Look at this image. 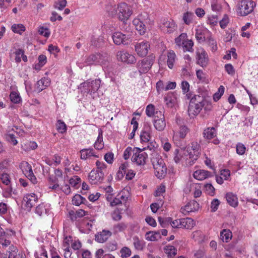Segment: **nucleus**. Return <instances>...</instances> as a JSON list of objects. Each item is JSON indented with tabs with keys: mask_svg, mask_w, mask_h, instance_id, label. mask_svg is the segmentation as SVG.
I'll return each instance as SVG.
<instances>
[{
	"mask_svg": "<svg viewBox=\"0 0 258 258\" xmlns=\"http://www.w3.org/2000/svg\"><path fill=\"white\" fill-rule=\"evenodd\" d=\"M111 15H117L119 19L123 22L127 20L132 15V12L128 6L124 3L114 6L109 10Z\"/></svg>",
	"mask_w": 258,
	"mask_h": 258,
	"instance_id": "f257e3e1",
	"label": "nucleus"
},
{
	"mask_svg": "<svg viewBox=\"0 0 258 258\" xmlns=\"http://www.w3.org/2000/svg\"><path fill=\"white\" fill-rule=\"evenodd\" d=\"M256 6L252 0H242L237 5V14L239 16H246L251 13Z\"/></svg>",
	"mask_w": 258,
	"mask_h": 258,
	"instance_id": "f03ea898",
	"label": "nucleus"
},
{
	"mask_svg": "<svg viewBox=\"0 0 258 258\" xmlns=\"http://www.w3.org/2000/svg\"><path fill=\"white\" fill-rule=\"evenodd\" d=\"M101 80L96 79L92 81L89 80L81 83L79 89L82 93H88L91 95L94 94L100 87Z\"/></svg>",
	"mask_w": 258,
	"mask_h": 258,
	"instance_id": "7ed1b4c3",
	"label": "nucleus"
},
{
	"mask_svg": "<svg viewBox=\"0 0 258 258\" xmlns=\"http://www.w3.org/2000/svg\"><path fill=\"white\" fill-rule=\"evenodd\" d=\"M155 157L151 158V162L156 170V175L159 178H162L166 172V167L163 160L157 153H155Z\"/></svg>",
	"mask_w": 258,
	"mask_h": 258,
	"instance_id": "20e7f679",
	"label": "nucleus"
},
{
	"mask_svg": "<svg viewBox=\"0 0 258 258\" xmlns=\"http://www.w3.org/2000/svg\"><path fill=\"white\" fill-rule=\"evenodd\" d=\"M149 22L148 14L146 12H144L139 15L138 18L134 19L133 23L139 33L143 35L146 31V24Z\"/></svg>",
	"mask_w": 258,
	"mask_h": 258,
	"instance_id": "39448f33",
	"label": "nucleus"
},
{
	"mask_svg": "<svg viewBox=\"0 0 258 258\" xmlns=\"http://www.w3.org/2000/svg\"><path fill=\"white\" fill-rule=\"evenodd\" d=\"M125 31L128 33L127 34H124L120 32H115L113 33L112 35V38L113 39V42L117 45H128L132 42V35L130 33V29L128 28V30L127 27L126 28H123Z\"/></svg>",
	"mask_w": 258,
	"mask_h": 258,
	"instance_id": "423d86ee",
	"label": "nucleus"
},
{
	"mask_svg": "<svg viewBox=\"0 0 258 258\" xmlns=\"http://www.w3.org/2000/svg\"><path fill=\"white\" fill-rule=\"evenodd\" d=\"M107 59L108 57L107 56L100 53L92 54L86 57L83 66H87L93 64L103 65L105 64Z\"/></svg>",
	"mask_w": 258,
	"mask_h": 258,
	"instance_id": "0eeeda50",
	"label": "nucleus"
},
{
	"mask_svg": "<svg viewBox=\"0 0 258 258\" xmlns=\"http://www.w3.org/2000/svg\"><path fill=\"white\" fill-rule=\"evenodd\" d=\"M155 60V56L150 55L137 63V68L140 75L147 73L151 68Z\"/></svg>",
	"mask_w": 258,
	"mask_h": 258,
	"instance_id": "6e6552de",
	"label": "nucleus"
},
{
	"mask_svg": "<svg viewBox=\"0 0 258 258\" xmlns=\"http://www.w3.org/2000/svg\"><path fill=\"white\" fill-rule=\"evenodd\" d=\"M147 158L148 155L146 152H143L139 148H137L133 151L132 161L138 165H144Z\"/></svg>",
	"mask_w": 258,
	"mask_h": 258,
	"instance_id": "1a4fd4ad",
	"label": "nucleus"
},
{
	"mask_svg": "<svg viewBox=\"0 0 258 258\" xmlns=\"http://www.w3.org/2000/svg\"><path fill=\"white\" fill-rule=\"evenodd\" d=\"M153 124L157 131L162 132L164 130L166 124L164 115L162 111H156V115L153 120Z\"/></svg>",
	"mask_w": 258,
	"mask_h": 258,
	"instance_id": "9d476101",
	"label": "nucleus"
},
{
	"mask_svg": "<svg viewBox=\"0 0 258 258\" xmlns=\"http://www.w3.org/2000/svg\"><path fill=\"white\" fill-rule=\"evenodd\" d=\"M116 57L118 60L127 64H133L136 61L135 56L125 50L118 51Z\"/></svg>",
	"mask_w": 258,
	"mask_h": 258,
	"instance_id": "9b49d317",
	"label": "nucleus"
},
{
	"mask_svg": "<svg viewBox=\"0 0 258 258\" xmlns=\"http://www.w3.org/2000/svg\"><path fill=\"white\" fill-rule=\"evenodd\" d=\"M37 200V196L35 194H27L23 197L22 204L26 209L29 211L35 205Z\"/></svg>",
	"mask_w": 258,
	"mask_h": 258,
	"instance_id": "f8f14e48",
	"label": "nucleus"
},
{
	"mask_svg": "<svg viewBox=\"0 0 258 258\" xmlns=\"http://www.w3.org/2000/svg\"><path fill=\"white\" fill-rule=\"evenodd\" d=\"M103 178V172L97 170H92L88 175V179L92 184H97L101 183Z\"/></svg>",
	"mask_w": 258,
	"mask_h": 258,
	"instance_id": "ddd939ff",
	"label": "nucleus"
},
{
	"mask_svg": "<svg viewBox=\"0 0 258 258\" xmlns=\"http://www.w3.org/2000/svg\"><path fill=\"white\" fill-rule=\"evenodd\" d=\"M152 132V128L151 124L149 122H145L140 134L142 142L148 143L149 142Z\"/></svg>",
	"mask_w": 258,
	"mask_h": 258,
	"instance_id": "4468645a",
	"label": "nucleus"
},
{
	"mask_svg": "<svg viewBox=\"0 0 258 258\" xmlns=\"http://www.w3.org/2000/svg\"><path fill=\"white\" fill-rule=\"evenodd\" d=\"M160 27L164 32L171 33L176 30L177 26L173 20L164 19L162 21Z\"/></svg>",
	"mask_w": 258,
	"mask_h": 258,
	"instance_id": "2eb2a0df",
	"label": "nucleus"
},
{
	"mask_svg": "<svg viewBox=\"0 0 258 258\" xmlns=\"http://www.w3.org/2000/svg\"><path fill=\"white\" fill-rule=\"evenodd\" d=\"M197 63L203 68L206 67L208 62L207 52L202 48L197 51Z\"/></svg>",
	"mask_w": 258,
	"mask_h": 258,
	"instance_id": "dca6fc26",
	"label": "nucleus"
},
{
	"mask_svg": "<svg viewBox=\"0 0 258 258\" xmlns=\"http://www.w3.org/2000/svg\"><path fill=\"white\" fill-rule=\"evenodd\" d=\"M150 48V44L147 41H142L137 43L135 45V50L138 54L140 56H146Z\"/></svg>",
	"mask_w": 258,
	"mask_h": 258,
	"instance_id": "f3484780",
	"label": "nucleus"
},
{
	"mask_svg": "<svg viewBox=\"0 0 258 258\" xmlns=\"http://www.w3.org/2000/svg\"><path fill=\"white\" fill-rule=\"evenodd\" d=\"M199 209V203L195 201H190L184 207H182L180 211L184 215H186L190 212L197 211Z\"/></svg>",
	"mask_w": 258,
	"mask_h": 258,
	"instance_id": "a211bd4d",
	"label": "nucleus"
},
{
	"mask_svg": "<svg viewBox=\"0 0 258 258\" xmlns=\"http://www.w3.org/2000/svg\"><path fill=\"white\" fill-rule=\"evenodd\" d=\"M204 104H194L189 103L188 109V113L190 118L197 116L201 111L204 106Z\"/></svg>",
	"mask_w": 258,
	"mask_h": 258,
	"instance_id": "6ab92c4d",
	"label": "nucleus"
},
{
	"mask_svg": "<svg viewBox=\"0 0 258 258\" xmlns=\"http://www.w3.org/2000/svg\"><path fill=\"white\" fill-rule=\"evenodd\" d=\"M164 99L168 107H172L177 103V94L176 92H169L164 97Z\"/></svg>",
	"mask_w": 258,
	"mask_h": 258,
	"instance_id": "aec40b11",
	"label": "nucleus"
},
{
	"mask_svg": "<svg viewBox=\"0 0 258 258\" xmlns=\"http://www.w3.org/2000/svg\"><path fill=\"white\" fill-rule=\"evenodd\" d=\"M50 84V80L49 78L46 77L42 78L37 82L35 85L36 90L38 92H40L49 86Z\"/></svg>",
	"mask_w": 258,
	"mask_h": 258,
	"instance_id": "412c9836",
	"label": "nucleus"
},
{
	"mask_svg": "<svg viewBox=\"0 0 258 258\" xmlns=\"http://www.w3.org/2000/svg\"><path fill=\"white\" fill-rule=\"evenodd\" d=\"M212 176L213 174L210 172L202 169L196 170L193 174L194 177L199 180H203Z\"/></svg>",
	"mask_w": 258,
	"mask_h": 258,
	"instance_id": "4be33fe9",
	"label": "nucleus"
},
{
	"mask_svg": "<svg viewBox=\"0 0 258 258\" xmlns=\"http://www.w3.org/2000/svg\"><path fill=\"white\" fill-rule=\"evenodd\" d=\"M50 212L49 205L44 203L39 205L35 209V213L40 216L49 215Z\"/></svg>",
	"mask_w": 258,
	"mask_h": 258,
	"instance_id": "5701e85b",
	"label": "nucleus"
},
{
	"mask_svg": "<svg viewBox=\"0 0 258 258\" xmlns=\"http://www.w3.org/2000/svg\"><path fill=\"white\" fill-rule=\"evenodd\" d=\"M111 235V232L109 230H103L95 235V240L99 243L106 241Z\"/></svg>",
	"mask_w": 258,
	"mask_h": 258,
	"instance_id": "b1692460",
	"label": "nucleus"
},
{
	"mask_svg": "<svg viewBox=\"0 0 258 258\" xmlns=\"http://www.w3.org/2000/svg\"><path fill=\"white\" fill-rule=\"evenodd\" d=\"M81 159L86 160L91 157L98 158L92 148L83 149L80 150Z\"/></svg>",
	"mask_w": 258,
	"mask_h": 258,
	"instance_id": "393cba45",
	"label": "nucleus"
},
{
	"mask_svg": "<svg viewBox=\"0 0 258 258\" xmlns=\"http://www.w3.org/2000/svg\"><path fill=\"white\" fill-rule=\"evenodd\" d=\"M21 168L24 174L28 179L30 177L32 176L33 175H34L33 172L31 165L27 162L21 163Z\"/></svg>",
	"mask_w": 258,
	"mask_h": 258,
	"instance_id": "a878e982",
	"label": "nucleus"
},
{
	"mask_svg": "<svg viewBox=\"0 0 258 258\" xmlns=\"http://www.w3.org/2000/svg\"><path fill=\"white\" fill-rule=\"evenodd\" d=\"M195 225V221L190 218L180 219V225H181V228L191 229Z\"/></svg>",
	"mask_w": 258,
	"mask_h": 258,
	"instance_id": "bb28decb",
	"label": "nucleus"
},
{
	"mask_svg": "<svg viewBox=\"0 0 258 258\" xmlns=\"http://www.w3.org/2000/svg\"><path fill=\"white\" fill-rule=\"evenodd\" d=\"M227 203L232 207H236L238 206V202L237 196L232 192L226 194L225 196Z\"/></svg>",
	"mask_w": 258,
	"mask_h": 258,
	"instance_id": "cd10ccee",
	"label": "nucleus"
},
{
	"mask_svg": "<svg viewBox=\"0 0 258 258\" xmlns=\"http://www.w3.org/2000/svg\"><path fill=\"white\" fill-rule=\"evenodd\" d=\"M146 239L150 241H155L161 238L160 231H149L145 235Z\"/></svg>",
	"mask_w": 258,
	"mask_h": 258,
	"instance_id": "c85d7f7f",
	"label": "nucleus"
},
{
	"mask_svg": "<svg viewBox=\"0 0 258 258\" xmlns=\"http://www.w3.org/2000/svg\"><path fill=\"white\" fill-rule=\"evenodd\" d=\"M167 66L169 68L172 69L176 58V55L174 51L169 50L167 52Z\"/></svg>",
	"mask_w": 258,
	"mask_h": 258,
	"instance_id": "c756f323",
	"label": "nucleus"
},
{
	"mask_svg": "<svg viewBox=\"0 0 258 258\" xmlns=\"http://www.w3.org/2000/svg\"><path fill=\"white\" fill-rule=\"evenodd\" d=\"M232 236V232L228 229H223L220 232V238L223 242H228Z\"/></svg>",
	"mask_w": 258,
	"mask_h": 258,
	"instance_id": "7c9ffc66",
	"label": "nucleus"
},
{
	"mask_svg": "<svg viewBox=\"0 0 258 258\" xmlns=\"http://www.w3.org/2000/svg\"><path fill=\"white\" fill-rule=\"evenodd\" d=\"M196 38L199 42H203L205 40V33L206 30L202 27L198 26L196 29Z\"/></svg>",
	"mask_w": 258,
	"mask_h": 258,
	"instance_id": "2f4dec72",
	"label": "nucleus"
},
{
	"mask_svg": "<svg viewBox=\"0 0 258 258\" xmlns=\"http://www.w3.org/2000/svg\"><path fill=\"white\" fill-rule=\"evenodd\" d=\"M204 137L208 140L214 138L216 136L215 129L214 127H208L203 132Z\"/></svg>",
	"mask_w": 258,
	"mask_h": 258,
	"instance_id": "473e14b6",
	"label": "nucleus"
},
{
	"mask_svg": "<svg viewBox=\"0 0 258 258\" xmlns=\"http://www.w3.org/2000/svg\"><path fill=\"white\" fill-rule=\"evenodd\" d=\"M133 243L135 248L137 250H142L145 246V242L143 240L139 239L137 236L133 237Z\"/></svg>",
	"mask_w": 258,
	"mask_h": 258,
	"instance_id": "72a5a7b5",
	"label": "nucleus"
},
{
	"mask_svg": "<svg viewBox=\"0 0 258 258\" xmlns=\"http://www.w3.org/2000/svg\"><path fill=\"white\" fill-rule=\"evenodd\" d=\"M128 170V163L124 162L121 164L119 168V170L117 172V176L118 177H123Z\"/></svg>",
	"mask_w": 258,
	"mask_h": 258,
	"instance_id": "f704fd0d",
	"label": "nucleus"
},
{
	"mask_svg": "<svg viewBox=\"0 0 258 258\" xmlns=\"http://www.w3.org/2000/svg\"><path fill=\"white\" fill-rule=\"evenodd\" d=\"M94 147L97 150H101L104 147L102 132H99L97 139L94 144Z\"/></svg>",
	"mask_w": 258,
	"mask_h": 258,
	"instance_id": "c9c22d12",
	"label": "nucleus"
},
{
	"mask_svg": "<svg viewBox=\"0 0 258 258\" xmlns=\"http://www.w3.org/2000/svg\"><path fill=\"white\" fill-rule=\"evenodd\" d=\"M194 17L193 13L187 12L183 14L182 20L185 24L188 25L192 22Z\"/></svg>",
	"mask_w": 258,
	"mask_h": 258,
	"instance_id": "e433bc0d",
	"label": "nucleus"
},
{
	"mask_svg": "<svg viewBox=\"0 0 258 258\" xmlns=\"http://www.w3.org/2000/svg\"><path fill=\"white\" fill-rule=\"evenodd\" d=\"M85 201H86V199L78 194L75 195L72 199L73 204L76 206H79L84 203Z\"/></svg>",
	"mask_w": 258,
	"mask_h": 258,
	"instance_id": "4c0bfd02",
	"label": "nucleus"
},
{
	"mask_svg": "<svg viewBox=\"0 0 258 258\" xmlns=\"http://www.w3.org/2000/svg\"><path fill=\"white\" fill-rule=\"evenodd\" d=\"M194 42L191 40H186L182 45L184 51L193 52Z\"/></svg>",
	"mask_w": 258,
	"mask_h": 258,
	"instance_id": "58836bf2",
	"label": "nucleus"
},
{
	"mask_svg": "<svg viewBox=\"0 0 258 258\" xmlns=\"http://www.w3.org/2000/svg\"><path fill=\"white\" fill-rule=\"evenodd\" d=\"M57 131L60 133H64L67 131V126L65 123L61 120H58L56 123Z\"/></svg>",
	"mask_w": 258,
	"mask_h": 258,
	"instance_id": "ea45409f",
	"label": "nucleus"
},
{
	"mask_svg": "<svg viewBox=\"0 0 258 258\" xmlns=\"http://www.w3.org/2000/svg\"><path fill=\"white\" fill-rule=\"evenodd\" d=\"M67 4V0H57L55 2L53 7L55 9L61 11L66 7Z\"/></svg>",
	"mask_w": 258,
	"mask_h": 258,
	"instance_id": "a19ab883",
	"label": "nucleus"
},
{
	"mask_svg": "<svg viewBox=\"0 0 258 258\" xmlns=\"http://www.w3.org/2000/svg\"><path fill=\"white\" fill-rule=\"evenodd\" d=\"M146 114L150 117L153 116H154V117H155L156 112L155 111V106L154 105L150 104L147 105L146 109Z\"/></svg>",
	"mask_w": 258,
	"mask_h": 258,
	"instance_id": "79ce46f5",
	"label": "nucleus"
},
{
	"mask_svg": "<svg viewBox=\"0 0 258 258\" xmlns=\"http://www.w3.org/2000/svg\"><path fill=\"white\" fill-rule=\"evenodd\" d=\"M218 18L217 15H209L207 18V23L211 26H214L218 23Z\"/></svg>",
	"mask_w": 258,
	"mask_h": 258,
	"instance_id": "37998d69",
	"label": "nucleus"
},
{
	"mask_svg": "<svg viewBox=\"0 0 258 258\" xmlns=\"http://www.w3.org/2000/svg\"><path fill=\"white\" fill-rule=\"evenodd\" d=\"M224 87L223 86H220L219 88H218V90L217 92H216L214 95H213V100L217 102L218 101L221 96L223 95L224 92Z\"/></svg>",
	"mask_w": 258,
	"mask_h": 258,
	"instance_id": "c03bdc74",
	"label": "nucleus"
},
{
	"mask_svg": "<svg viewBox=\"0 0 258 258\" xmlns=\"http://www.w3.org/2000/svg\"><path fill=\"white\" fill-rule=\"evenodd\" d=\"M12 30L15 33L21 34L25 31V27L22 24H14L12 26Z\"/></svg>",
	"mask_w": 258,
	"mask_h": 258,
	"instance_id": "a18cd8bd",
	"label": "nucleus"
},
{
	"mask_svg": "<svg viewBox=\"0 0 258 258\" xmlns=\"http://www.w3.org/2000/svg\"><path fill=\"white\" fill-rule=\"evenodd\" d=\"M187 152L188 153L189 158L190 160L187 162V163L189 165H191L194 163L195 161L197 160L199 153H197L195 152H194L193 153L192 152H188V151H187Z\"/></svg>",
	"mask_w": 258,
	"mask_h": 258,
	"instance_id": "49530a36",
	"label": "nucleus"
},
{
	"mask_svg": "<svg viewBox=\"0 0 258 258\" xmlns=\"http://www.w3.org/2000/svg\"><path fill=\"white\" fill-rule=\"evenodd\" d=\"M165 252L170 256H174L176 254L177 249L172 245H166L164 248Z\"/></svg>",
	"mask_w": 258,
	"mask_h": 258,
	"instance_id": "de8ad7c7",
	"label": "nucleus"
},
{
	"mask_svg": "<svg viewBox=\"0 0 258 258\" xmlns=\"http://www.w3.org/2000/svg\"><path fill=\"white\" fill-rule=\"evenodd\" d=\"M11 101L14 103H19L21 100L20 95L16 92H12L10 95Z\"/></svg>",
	"mask_w": 258,
	"mask_h": 258,
	"instance_id": "09e8293b",
	"label": "nucleus"
},
{
	"mask_svg": "<svg viewBox=\"0 0 258 258\" xmlns=\"http://www.w3.org/2000/svg\"><path fill=\"white\" fill-rule=\"evenodd\" d=\"M186 34L185 33H182L178 37L175 38V42L176 44L179 46L183 45V43L185 41Z\"/></svg>",
	"mask_w": 258,
	"mask_h": 258,
	"instance_id": "8fccbe9b",
	"label": "nucleus"
},
{
	"mask_svg": "<svg viewBox=\"0 0 258 258\" xmlns=\"http://www.w3.org/2000/svg\"><path fill=\"white\" fill-rule=\"evenodd\" d=\"M203 101V97L199 95H195L191 98L189 103H192L194 104H204Z\"/></svg>",
	"mask_w": 258,
	"mask_h": 258,
	"instance_id": "3c124183",
	"label": "nucleus"
},
{
	"mask_svg": "<svg viewBox=\"0 0 258 258\" xmlns=\"http://www.w3.org/2000/svg\"><path fill=\"white\" fill-rule=\"evenodd\" d=\"M120 252L121 254V257L122 258L128 257L131 255L132 253L131 250L127 247H122L120 249Z\"/></svg>",
	"mask_w": 258,
	"mask_h": 258,
	"instance_id": "603ef678",
	"label": "nucleus"
},
{
	"mask_svg": "<svg viewBox=\"0 0 258 258\" xmlns=\"http://www.w3.org/2000/svg\"><path fill=\"white\" fill-rule=\"evenodd\" d=\"M246 150V148L245 146L240 143H238L236 145V153L240 155H243Z\"/></svg>",
	"mask_w": 258,
	"mask_h": 258,
	"instance_id": "864d4df0",
	"label": "nucleus"
},
{
	"mask_svg": "<svg viewBox=\"0 0 258 258\" xmlns=\"http://www.w3.org/2000/svg\"><path fill=\"white\" fill-rule=\"evenodd\" d=\"M137 148H135L133 149L131 147H127L123 153V157L124 159L125 160L128 159L131 155L132 153H133V151L135 150V149H136Z\"/></svg>",
	"mask_w": 258,
	"mask_h": 258,
	"instance_id": "5fc2aeb1",
	"label": "nucleus"
},
{
	"mask_svg": "<svg viewBox=\"0 0 258 258\" xmlns=\"http://www.w3.org/2000/svg\"><path fill=\"white\" fill-rule=\"evenodd\" d=\"M188 129L186 126H185V125L181 126L180 127L179 131L178 132L179 137L181 139L184 138L185 137L187 133H188Z\"/></svg>",
	"mask_w": 258,
	"mask_h": 258,
	"instance_id": "6e6d98bb",
	"label": "nucleus"
},
{
	"mask_svg": "<svg viewBox=\"0 0 258 258\" xmlns=\"http://www.w3.org/2000/svg\"><path fill=\"white\" fill-rule=\"evenodd\" d=\"M69 181L72 186L77 187V185L81 182V178L78 176H74L71 178Z\"/></svg>",
	"mask_w": 258,
	"mask_h": 258,
	"instance_id": "4d7b16f0",
	"label": "nucleus"
},
{
	"mask_svg": "<svg viewBox=\"0 0 258 258\" xmlns=\"http://www.w3.org/2000/svg\"><path fill=\"white\" fill-rule=\"evenodd\" d=\"M127 228V225L124 223H119L114 225V229L116 232H119L124 230Z\"/></svg>",
	"mask_w": 258,
	"mask_h": 258,
	"instance_id": "13d9d810",
	"label": "nucleus"
},
{
	"mask_svg": "<svg viewBox=\"0 0 258 258\" xmlns=\"http://www.w3.org/2000/svg\"><path fill=\"white\" fill-rule=\"evenodd\" d=\"M204 187L208 194L212 195L214 194L215 188L211 183L205 184Z\"/></svg>",
	"mask_w": 258,
	"mask_h": 258,
	"instance_id": "bf43d9fd",
	"label": "nucleus"
},
{
	"mask_svg": "<svg viewBox=\"0 0 258 258\" xmlns=\"http://www.w3.org/2000/svg\"><path fill=\"white\" fill-rule=\"evenodd\" d=\"M208 44L211 47L212 51H215L217 49L216 41L212 37H209L208 40Z\"/></svg>",
	"mask_w": 258,
	"mask_h": 258,
	"instance_id": "052dcab7",
	"label": "nucleus"
},
{
	"mask_svg": "<svg viewBox=\"0 0 258 258\" xmlns=\"http://www.w3.org/2000/svg\"><path fill=\"white\" fill-rule=\"evenodd\" d=\"M225 70L226 72L230 75L233 76L235 73V70L233 67L230 63L226 64L225 65Z\"/></svg>",
	"mask_w": 258,
	"mask_h": 258,
	"instance_id": "680f3d73",
	"label": "nucleus"
},
{
	"mask_svg": "<svg viewBox=\"0 0 258 258\" xmlns=\"http://www.w3.org/2000/svg\"><path fill=\"white\" fill-rule=\"evenodd\" d=\"M220 201L217 199H214L211 203V209L212 212H215L218 208Z\"/></svg>",
	"mask_w": 258,
	"mask_h": 258,
	"instance_id": "e2e57ef3",
	"label": "nucleus"
},
{
	"mask_svg": "<svg viewBox=\"0 0 258 258\" xmlns=\"http://www.w3.org/2000/svg\"><path fill=\"white\" fill-rule=\"evenodd\" d=\"M114 154L112 152H108L104 155V160L109 164H111L113 161Z\"/></svg>",
	"mask_w": 258,
	"mask_h": 258,
	"instance_id": "0e129e2a",
	"label": "nucleus"
},
{
	"mask_svg": "<svg viewBox=\"0 0 258 258\" xmlns=\"http://www.w3.org/2000/svg\"><path fill=\"white\" fill-rule=\"evenodd\" d=\"M15 61L17 62H20L21 61L22 56L23 55V50L22 49H18L15 52Z\"/></svg>",
	"mask_w": 258,
	"mask_h": 258,
	"instance_id": "69168bd1",
	"label": "nucleus"
},
{
	"mask_svg": "<svg viewBox=\"0 0 258 258\" xmlns=\"http://www.w3.org/2000/svg\"><path fill=\"white\" fill-rule=\"evenodd\" d=\"M6 138L9 142H11L14 145H16L18 143L15 135L12 134H8L6 135Z\"/></svg>",
	"mask_w": 258,
	"mask_h": 258,
	"instance_id": "338daca9",
	"label": "nucleus"
},
{
	"mask_svg": "<svg viewBox=\"0 0 258 258\" xmlns=\"http://www.w3.org/2000/svg\"><path fill=\"white\" fill-rule=\"evenodd\" d=\"M39 33L40 34L45 36V37H48L50 35L49 29L44 27H41L39 28Z\"/></svg>",
	"mask_w": 258,
	"mask_h": 258,
	"instance_id": "774afa93",
	"label": "nucleus"
}]
</instances>
